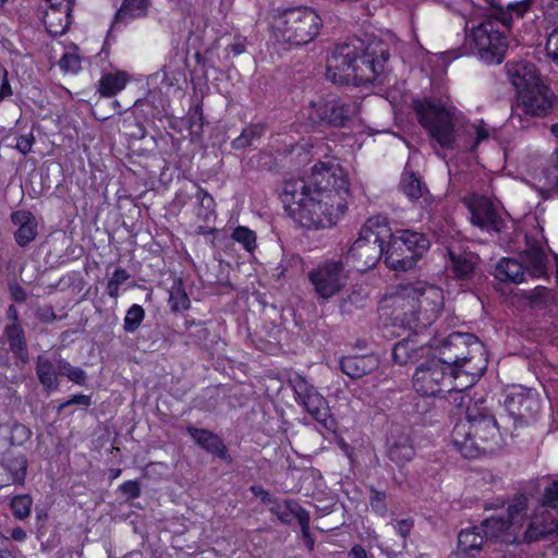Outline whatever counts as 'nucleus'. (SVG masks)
<instances>
[{
    "instance_id": "f257e3e1",
    "label": "nucleus",
    "mask_w": 558,
    "mask_h": 558,
    "mask_svg": "<svg viewBox=\"0 0 558 558\" xmlns=\"http://www.w3.org/2000/svg\"><path fill=\"white\" fill-rule=\"evenodd\" d=\"M349 181L339 167L315 165L305 178L284 181L280 194L284 210L306 229L335 226L344 211Z\"/></svg>"
},
{
    "instance_id": "f03ea898",
    "label": "nucleus",
    "mask_w": 558,
    "mask_h": 558,
    "mask_svg": "<svg viewBox=\"0 0 558 558\" xmlns=\"http://www.w3.org/2000/svg\"><path fill=\"white\" fill-rule=\"evenodd\" d=\"M390 58L387 43L374 38H354L337 45L327 59L326 77L338 85L373 83Z\"/></svg>"
},
{
    "instance_id": "7ed1b4c3",
    "label": "nucleus",
    "mask_w": 558,
    "mask_h": 558,
    "mask_svg": "<svg viewBox=\"0 0 558 558\" xmlns=\"http://www.w3.org/2000/svg\"><path fill=\"white\" fill-rule=\"evenodd\" d=\"M390 300L395 319L416 335L429 327L444 307L442 290L425 281L400 284Z\"/></svg>"
},
{
    "instance_id": "20e7f679",
    "label": "nucleus",
    "mask_w": 558,
    "mask_h": 558,
    "mask_svg": "<svg viewBox=\"0 0 558 558\" xmlns=\"http://www.w3.org/2000/svg\"><path fill=\"white\" fill-rule=\"evenodd\" d=\"M451 444L464 458L481 453H495L502 446V438L494 414L484 399L468 409V420L458 422L451 432Z\"/></svg>"
},
{
    "instance_id": "39448f33",
    "label": "nucleus",
    "mask_w": 558,
    "mask_h": 558,
    "mask_svg": "<svg viewBox=\"0 0 558 558\" xmlns=\"http://www.w3.org/2000/svg\"><path fill=\"white\" fill-rule=\"evenodd\" d=\"M430 348L454 380L465 377L464 386H473L487 367L485 347L472 333L452 332L439 343L434 341Z\"/></svg>"
},
{
    "instance_id": "423d86ee",
    "label": "nucleus",
    "mask_w": 558,
    "mask_h": 558,
    "mask_svg": "<svg viewBox=\"0 0 558 558\" xmlns=\"http://www.w3.org/2000/svg\"><path fill=\"white\" fill-rule=\"evenodd\" d=\"M389 236L387 218L371 217L359 232L357 239L348 251V259H352L360 271L368 270L377 265L385 254V243Z\"/></svg>"
},
{
    "instance_id": "0eeeda50",
    "label": "nucleus",
    "mask_w": 558,
    "mask_h": 558,
    "mask_svg": "<svg viewBox=\"0 0 558 558\" xmlns=\"http://www.w3.org/2000/svg\"><path fill=\"white\" fill-rule=\"evenodd\" d=\"M414 111L420 124L437 145L451 150L457 147L456 110L447 108L439 101L425 99L414 101Z\"/></svg>"
},
{
    "instance_id": "6e6552de",
    "label": "nucleus",
    "mask_w": 558,
    "mask_h": 558,
    "mask_svg": "<svg viewBox=\"0 0 558 558\" xmlns=\"http://www.w3.org/2000/svg\"><path fill=\"white\" fill-rule=\"evenodd\" d=\"M387 240L385 264L389 269L397 271L414 268L430 247V241L426 234L409 229L398 230L395 233L389 229Z\"/></svg>"
},
{
    "instance_id": "1a4fd4ad",
    "label": "nucleus",
    "mask_w": 558,
    "mask_h": 558,
    "mask_svg": "<svg viewBox=\"0 0 558 558\" xmlns=\"http://www.w3.org/2000/svg\"><path fill=\"white\" fill-rule=\"evenodd\" d=\"M501 24L492 14L473 26L466 35L478 57L487 63H501L508 49L507 37L500 29Z\"/></svg>"
},
{
    "instance_id": "9d476101",
    "label": "nucleus",
    "mask_w": 558,
    "mask_h": 558,
    "mask_svg": "<svg viewBox=\"0 0 558 558\" xmlns=\"http://www.w3.org/2000/svg\"><path fill=\"white\" fill-rule=\"evenodd\" d=\"M322 19L310 8H293L286 11L278 25L280 37L295 46L307 45L319 34Z\"/></svg>"
},
{
    "instance_id": "9b49d317",
    "label": "nucleus",
    "mask_w": 558,
    "mask_h": 558,
    "mask_svg": "<svg viewBox=\"0 0 558 558\" xmlns=\"http://www.w3.org/2000/svg\"><path fill=\"white\" fill-rule=\"evenodd\" d=\"M542 508L530 519L519 542L531 544L558 534V480L545 488Z\"/></svg>"
},
{
    "instance_id": "f8f14e48",
    "label": "nucleus",
    "mask_w": 558,
    "mask_h": 558,
    "mask_svg": "<svg viewBox=\"0 0 558 558\" xmlns=\"http://www.w3.org/2000/svg\"><path fill=\"white\" fill-rule=\"evenodd\" d=\"M525 510V499L519 498L509 506L507 517L496 515L484 520L481 525L486 539H496L509 544L519 543V531L522 527Z\"/></svg>"
},
{
    "instance_id": "ddd939ff",
    "label": "nucleus",
    "mask_w": 558,
    "mask_h": 558,
    "mask_svg": "<svg viewBox=\"0 0 558 558\" xmlns=\"http://www.w3.org/2000/svg\"><path fill=\"white\" fill-rule=\"evenodd\" d=\"M360 104L355 100L328 96L312 102L310 118L314 122L335 128H347L359 114Z\"/></svg>"
},
{
    "instance_id": "4468645a",
    "label": "nucleus",
    "mask_w": 558,
    "mask_h": 558,
    "mask_svg": "<svg viewBox=\"0 0 558 558\" xmlns=\"http://www.w3.org/2000/svg\"><path fill=\"white\" fill-rule=\"evenodd\" d=\"M308 280L318 298L329 300L347 286L349 270L341 259H330L312 269Z\"/></svg>"
},
{
    "instance_id": "2eb2a0df",
    "label": "nucleus",
    "mask_w": 558,
    "mask_h": 558,
    "mask_svg": "<svg viewBox=\"0 0 558 558\" xmlns=\"http://www.w3.org/2000/svg\"><path fill=\"white\" fill-rule=\"evenodd\" d=\"M450 371L441 361L433 354V356L420 364L413 375L414 389L423 395L435 397L444 392L451 381Z\"/></svg>"
},
{
    "instance_id": "dca6fc26",
    "label": "nucleus",
    "mask_w": 558,
    "mask_h": 558,
    "mask_svg": "<svg viewBox=\"0 0 558 558\" xmlns=\"http://www.w3.org/2000/svg\"><path fill=\"white\" fill-rule=\"evenodd\" d=\"M518 99L510 117L513 126L525 128L526 124L523 123L522 116L545 117L553 107V95L543 84H538L527 92H521Z\"/></svg>"
},
{
    "instance_id": "f3484780",
    "label": "nucleus",
    "mask_w": 558,
    "mask_h": 558,
    "mask_svg": "<svg viewBox=\"0 0 558 558\" xmlns=\"http://www.w3.org/2000/svg\"><path fill=\"white\" fill-rule=\"evenodd\" d=\"M288 383L296 395V400L305 407L311 416L328 427V422L331 421L330 408L317 389L298 373L292 374Z\"/></svg>"
},
{
    "instance_id": "a211bd4d",
    "label": "nucleus",
    "mask_w": 558,
    "mask_h": 558,
    "mask_svg": "<svg viewBox=\"0 0 558 558\" xmlns=\"http://www.w3.org/2000/svg\"><path fill=\"white\" fill-rule=\"evenodd\" d=\"M465 205L471 214V222L482 230L500 233L506 227L499 210L487 197L471 195L465 198Z\"/></svg>"
},
{
    "instance_id": "6ab92c4d",
    "label": "nucleus",
    "mask_w": 558,
    "mask_h": 558,
    "mask_svg": "<svg viewBox=\"0 0 558 558\" xmlns=\"http://www.w3.org/2000/svg\"><path fill=\"white\" fill-rule=\"evenodd\" d=\"M505 407L513 418L525 422L533 418L541 410L536 392L522 387L507 396Z\"/></svg>"
},
{
    "instance_id": "aec40b11",
    "label": "nucleus",
    "mask_w": 558,
    "mask_h": 558,
    "mask_svg": "<svg viewBox=\"0 0 558 558\" xmlns=\"http://www.w3.org/2000/svg\"><path fill=\"white\" fill-rule=\"evenodd\" d=\"M388 458L397 463L403 464L413 459L415 449L407 428L392 426L386 441Z\"/></svg>"
},
{
    "instance_id": "412c9836",
    "label": "nucleus",
    "mask_w": 558,
    "mask_h": 558,
    "mask_svg": "<svg viewBox=\"0 0 558 558\" xmlns=\"http://www.w3.org/2000/svg\"><path fill=\"white\" fill-rule=\"evenodd\" d=\"M448 253L453 278L464 281L469 287L477 276L478 256L470 251H462L460 247H450Z\"/></svg>"
},
{
    "instance_id": "4be33fe9",
    "label": "nucleus",
    "mask_w": 558,
    "mask_h": 558,
    "mask_svg": "<svg viewBox=\"0 0 558 558\" xmlns=\"http://www.w3.org/2000/svg\"><path fill=\"white\" fill-rule=\"evenodd\" d=\"M64 359L53 353L51 356L40 354L36 359V375L39 383L47 392L56 391L59 388V376H61V362Z\"/></svg>"
},
{
    "instance_id": "5701e85b",
    "label": "nucleus",
    "mask_w": 558,
    "mask_h": 558,
    "mask_svg": "<svg viewBox=\"0 0 558 558\" xmlns=\"http://www.w3.org/2000/svg\"><path fill=\"white\" fill-rule=\"evenodd\" d=\"M526 245L527 247L520 255L526 278L548 279V258L546 253L536 243H530L527 238Z\"/></svg>"
},
{
    "instance_id": "b1692460",
    "label": "nucleus",
    "mask_w": 558,
    "mask_h": 558,
    "mask_svg": "<svg viewBox=\"0 0 558 558\" xmlns=\"http://www.w3.org/2000/svg\"><path fill=\"white\" fill-rule=\"evenodd\" d=\"M507 73L519 96L521 92H527L541 84L536 68L531 62L507 63Z\"/></svg>"
},
{
    "instance_id": "393cba45",
    "label": "nucleus",
    "mask_w": 558,
    "mask_h": 558,
    "mask_svg": "<svg viewBox=\"0 0 558 558\" xmlns=\"http://www.w3.org/2000/svg\"><path fill=\"white\" fill-rule=\"evenodd\" d=\"M535 0H517L508 2L506 7H497L493 15L505 28H511L515 22L525 19L534 12Z\"/></svg>"
},
{
    "instance_id": "a878e982",
    "label": "nucleus",
    "mask_w": 558,
    "mask_h": 558,
    "mask_svg": "<svg viewBox=\"0 0 558 558\" xmlns=\"http://www.w3.org/2000/svg\"><path fill=\"white\" fill-rule=\"evenodd\" d=\"M27 460L24 454L7 456L0 465V488L11 484H23Z\"/></svg>"
},
{
    "instance_id": "bb28decb",
    "label": "nucleus",
    "mask_w": 558,
    "mask_h": 558,
    "mask_svg": "<svg viewBox=\"0 0 558 558\" xmlns=\"http://www.w3.org/2000/svg\"><path fill=\"white\" fill-rule=\"evenodd\" d=\"M186 432L205 451L215 454L225 461H230L227 447L217 434H214L208 429L197 428L194 426H187Z\"/></svg>"
},
{
    "instance_id": "cd10ccee",
    "label": "nucleus",
    "mask_w": 558,
    "mask_h": 558,
    "mask_svg": "<svg viewBox=\"0 0 558 558\" xmlns=\"http://www.w3.org/2000/svg\"><path fill=\"white\" fill-rule=\"evenodd\" d=\"M379 366V359L374 354L344 356L340 360L341 371L352 379L371 374Z\"/></svg>"
},
{
    "instance_id": "c85d7f7f",
    "label": "nucleus",
    "mask_w": 558,
    "mask_h": 558,
    "mask_svg": "<svg viewBox=\"0 0 558 558\" xmlns=\"http://www.w3.org/2000/svg\"><path fill=\"white\" fill-rule=\"evenodd\" d=\"M11 220L17 226L14 238L20 246L25 247L36 239L38 225L35 216L31 211H14L11 215Z\"/></svg>"
},
{
    "instance_id": "c756f323",
    "label": "nucleus",
    "mask_w": 558,
    "mask_h": 558,
    "mask_svg": "<svg viewBox=\"0 0 558 558\" xmlns=\"http://www.w3.org/2000/svg\"><path fill=\"white\" fill-rule=\"evenodd\" d=\"M485 539L482 525L462 529L458 535V551L474 557L482 550Z\"/></svg>"
},
{
    "instance_id": "7c9ffc66",
    "label": "nucleus",
    "mask_w": 558,
    "mask_h": 558,
    "mask_svg": "<svg viewBox=\"0 0 558 558\" xmlns=\"http://www.w3.org/2000/svg\"><path fill=\"white\" fill-rule=\"evenodd\" d=\"M537 189L543 194H558V151L543 165L541 171L535 175Z\"/></svg>"
},
{
    "instance_id": "2f4dec72",
    "label": "nucleus",
    "mask_w": 558,
    "mask_h": 558,
    "mask_svg": "<svg viewBox=\"0 0 558 558\" xmlns=\"http://www.w3.org/2000/svg\"><path fill=\"white\" fill-rule=\"evenodd\" d=\"M3 336L5 337L11 352L22 363L28 362V351L24 329L21 324H8L4 327Z\"/></svg>"
},
{
    "instance_id": "473e14b6",
    "label": "nucleus",
    "mask_w": 558,
    "mask_h": 558,
    "mask_svg": "<svg viewBox=\"0 0 558 558\" xmlns=\"http://www.w3.org/2000/svg\"><path fill=\"white\" fill-rule=\"evenodd\" d=\"M495 277L500 281L521 283L526 281V272L521 259L501 258L495 268Z\"/></svg>"
},
{
    "instance_id": "72a5a7b5",
    "label": "nucleus",
    "mask_w": 558,
    "mask_h": 558,
    "mask_svg": "<svg viewBox=\"0 0 558 558\" xmlns=\"http://www.w3.org/2000/svg\"><path fill=\"white\" fill-rule=\"evenodd\" d=\"M149 4V0H123L120 9L114 14L112 27L124 22L125 19H138L146 16Z\"/></svg>"
},
{
    "instance_id": "f704fd0d",
    "label": "nucleus",
    "mask_w": 558,
    "mask_h": 558,
    "mask_svg": "<svg viewBox=\"0 0 558 558\" xmlns=\"http://www.w3.org/2000/svg\"><path fill=\"white\" fill-rule=\"evenodd\" d=\"M71 13H61V10L49 9L44 20L48 33L54 37L64 34L72 23Z\"/></svg>"
},
{
    "instance_id": "c9c22d12",
    "label": "nucleus",
    "mask_w": 558,
    "mask_h": 558,
    "mask_svg": "<svg viewBox=\"0 0 558 558\" xmlns=\"http://www.w3.org/2000/svg\"><path fill=\"white\" fill-rule=\"evenodd\" d=\"M457 383L448 387L445 391H448L450 393L451 401L456 404V407L459 410V413L464 412L465 420H468V409L471 405L476 404L477 400H472L469 393L465 392V389L470 386L465 385V377H463L460 380H456Z\"/></svg>"
},
{
    "instance_id": "e433bc0d",
    "label": "nucleus",
    "mask_w": 558,
    "mask_h": 558,
    "mask_svg": "<svg viewBox=\"0 0 558 558\" xmlns=\"http://www.w3.org/2000/svg\"><path fill=\"white\" fill-rule=\"evenodd\" d=\"M400 190L410 198L418 199L428 193L426 185L412 171H405L400 181Z\"/></svg>"
},
{
    "instance_id": "4c0bfd02",
    "label": "nucleus",
    "mask_w": 558,
    "mask_h": 558,
    "mask_svg": "<svg viewBox=\"0 0 558 558\" xmlns=\"http://www.w3.org/2000/svg\"><path fill=\"white\" fill-rule=\"evenodd\" d=\"M126 82L128 77L123 72L106 74L99 81L98 92L104 97H112L125 87Z\"/></svg>"
},
{
    "instance_id": "58836bf2",
    "label": "nucleus",
    "mask_w": 558,
    "mask_h": 558,
    "mask_svg": "<svg viewBox=\"0 0 558 558\" xmlns=\"http://www.w3.org/2000/svg\"><path fill=\"white\" fill-rule=\"evenodd\" d=\"M197 199V206L195 208V215L199 220L205 223L211 222L215 215V201L213 196L203 189H198L195 195Z\"/></svg>"
},
{
    "instance_id": "ea45409f",
    "label": "nucleus",
    "mask_w": 558,
    "mask_h": 558,
    "mask_svg": "<svg viewBox=\"0 0 558 558\" xmlns=\"http://www.w3.org/2000/svg\"><path fill=\"white\" fill-rule=\"evenodd\" d=\"M266 128L262 123L251 124L244 128L241 134L231 143L234 149H243L255 143L265 134Z\"/></svg>"
},
{
    "instance_id": "a19ab883",
    "label": "nucleus",
    "mask_w": 558,
    "mask_h": 558,
    "mask_svg": "<svg viewBox=\"0 0 558 558\" xmlns=\"http://www.w3.org/2000/svg\"><path fill=\"white\" fill-rule=\"evenodd\" d=\"M298 506V501L292 499H286L282 502L276 498L269 506V511L277 517V519L283 524H291L293 519L294 507Z\"/></svg>"
},
{
    "instance_id": "79ce46f5",
    "label": "nucleus",
    "mask_w": 558,
    "mask_h": 558,
    "mask_svg": "<svg viewBox=\"0 0 558 558\" xmlns=\"http://www.w3.org/2000/svg\"><path fill=\"white\" fill-rule=\"evenodd\" d=\"M393 361L400 365L413 362L416 359V348L412 340L404 339L395 344L392 350Z\"/></svg>"
},
{
    "instance_id": "37998d69",
    "label": "nucleus",
    "mask_w": 558,
    "mask_h": 558,
    "mask_svg": "<svg viewBox=\"0 0 558 558\" xmlns=\"http://www.w3.org/2000/svg\"><path fill=\"white\" fill-rule=\"evenodd\" d=\"M169 304L173 312L184 311L190 307V299L183 288L181 279L174 281L169 291Z\"/></svg>"
},
{
    "instance_id": "c03bdc74",
    "label": "nucleus",
    "mask_w": 558,
    "mask_h": 558,
    "mask_svg": "<svg viewBox=\"0 0 558 558\" xmlns=\"http://www.w3.org/2000/svg\"><path fill=\"white\" fill-rule=\"evenodd\" d=\"M526 298L535 308H546L555 303V295L553 291L542 286H537L531 290Z\"/></svg>"
},
{
    "instance_id": "a18cd8bd",
    "label": "nucleus",
    "mask_w": 558,
    "mask_h": 558,
    "mask_svg": "<svg viewBox=\"0 0 558 558\" xmlns=\"http://www.w3.org/2000/svg\"><path fill=\"white\" fill-rule=\"evenodd\" d=\"M145 318V310L138 305L133 304L125 314L124 320H123V329L125 332L133 333L135 332L142 322Z\"/></svg>"
},
{
    "instance_id": "49530a36",
    "label": "nucleus",
    "mask_w": 558,
    "mask_h": 558,
    "mask_svg": "<svg viewBox=\"0 0 558 558\" xmlns=\"http://www.w3.org/2000/svg\"><path fill=\"white\" fill-rule=\"evenodd\" d=\"M232 239L241 243L247 252H253L256 247V234L246 227H238L232 232Z\"/></svg>"
},
{
    "instance_id": "de8ad7c7",
    "label": "nucleus",
    "mask_w": 558,
    "mask_h": 558,
    "mask_svg": "<svg viewBox=\"0 0 558 558\" xmlns=\"http://www.w3.org/2000/svg\"><path fill=\"white\" fill-rule=\"evenodd\" d=\"M59 366L61 368V376L80 386L86 384L87 375L83 368L71 365L66 360H63Z\"/></svg>"
},
{
    "instance_id": "09e8293b",
    "label": "nucleus",
    "mask_w": 558,
    "mask_h": 558,
    "mask_svg": "<svg viewBox=\"0 0 558 558\" xmlns=\"http://www.w3.org/2000/svg\"><path fill=\"white\" fill-rule=\"evenodd\" d=\"M33 500L29 495H20L12 499L11 509L16 519L23 520L31 514Z\"/></svg>"
},
{
    "instance_id": "8fccbe9b",
    "label": "nucleus",
    "mask_w": 558,
    "mask_h": 558,
    "mask_svg": "<svg viewBox=\"0 0 558 558\" xmlns=\"http://www.w3.org/2000/svg\"><path fill=\"white\" fill-rule=\"evenodd\" d=\"M130 278L129 272L123 268L114 270L112 277L109 279L106 288V292L113 299L119 298V288Z\"/></svg>"
},
{
    "instance_id": "3c124183",
    "label": "nucleus",
    "mask_w": 558,
    "mask_h": 558,
    "mask_svg": "<svg viewBox=\"0 0 558 558\" xmlns=\"http://www.w3.org/2000/svg\"><path fill=\"white\" fill-rule=\"evenodd\" d=\"M32 436L31 429L21 423H13L10 432V444L13 446H22L25 444Z\"/></svg>"
},
{
    "instance_id": "603ef678",
    "label": "nucleus",
    "mask_w": 558,
    "mask_h": 558,
    "mask_svg": "<svg viewBox=\"0 0 558 558\" xmlns=\"http://www.w3.org/2000/svg\"><path fill=\"white\" fill-rule=\"evenodd\" d=\"M74 48L72 51L65 52L60 61L59 66L64 72L77 73L81 70V57L75 51Z\"/></svg>"
},
{
    "instance_id": "864d4df0",
    "label": "nucleus",
    "mask_w": 558,
    "mask_h": 558,
    "mask_svg": "<svg viewBox=\"0 0 558 558\" xmlns=\"http://www.w3.org/2000/svg\"><path fill=\"white\" fill-rule=\"evenodd\" d=\"M371 506L373 510L379 515H385L387 512L386 494L378 490H372Z\"/></svg>"
},
{
    "instance_id": "5fc2aeb1",
    "label": "nucleus",
    "mask_w": 558,
    "mask_h": 558,
    "mask_svg": "<svg viewBox=\"0 0 558 558\" xmlns=\"http://www.w3.org/2000/svg\"><path fill=\"white\" fill-rule=\"evenodd\" d=\"M546 51L548 57L558 64V27L549 34L546 43Z\"/></svg>"
},
{
    "instance_id": "6e6d98bb",
    "label": "nucleus",
    "mask_w": 558,
    "mask_h": 558,
    "mask_svg": "<svg viewBox=\"0 0 558 558\" xmlns=\"http://www.w3.org/2000/svg\"><path fill=\"white\" fill-rule=\"evenodd\" d=\"M36 318L44 324H50L58 319L51 305L39 306L35 312Z\"/></svg>"
},
{
    "instance_id": "4d7b16f0",
    "label": "nucleus",
    "mask_w": 558,
    "mask_h": 558,
    "mask_svg": "<svg viewBox=\"0 0 558 558\" xmlns=\"http://www.w3.org/2000/svg\"><path fill=\"white\" fill-rule=\"evenodd\" d=\"M293 518L298 519L302 532L310 530V512L306 509H304L299 502L298 506L294 507Z\"/></svg>"
},
{
    "instance_id": "13d9d810",
    "label": "nucleus",
    "mask_w": 558,
    "mask_h": 558,
    "mask_svg": "<svg viewBox=\"0 0 558 558\" xmlns=\"http://www.w3.org/2000/svg\"><path fill=\"white\" fill-rule=\"evenodd\" d=\"M35 137L32 133L28 135H22L17 138L15 148L23 155L28 154L32 150Z\"/></svg>"
},
{
    "instance_id": "bf43d9fd",
    "label": "nucleus",
    "mask_w": 558,
    "mask_h": 558,
    "mask_svg": "<svg viewBox=\"0 0 558 558\" xmlns=\"http://www.w3.org/2000/svg\"><path fill=\"white\" fill-rule=\"evenodd\" d=\"M121 492L131 499H135L141 495V487L136 481H126L120 486Z\"/></svg>"
},
{
    "instance_id": "052dcab7",
    "label": "nucleus",
    "mask_w": 558,
    "mask_h": 558,
    "mask_svg": "<svg viewBox=\"0 0 558 558\" xmlns=\"http://www.w3.org/2000/svg\"><path fill=\"white\" fill-rule=\"evenodd\" d=\"M391 526L402 538H405L413 527V521L403 519L391 524Z\"/></svg>"
},
{
    "instance_id": "680f3d73",
    "label": "nucleus",
    "mask_w": 558,
    "mask_h": 558,
    "mask_svg": "<svg viewBox=\"0 0 558 558\" xmlns=\"http://www.w3.org/2000/svg\"><path fill=\"white\" fill-rule=\"evenodd\" d=\"M49 9L61 10V13L72 12L75 0H47Z\"/></svg>"
},
{
    "instance_id": "e2e57ef3",
    "label": "nucleus",
    "mask_w": 558,
    "mask_h": 558,
    "mask_svg": "<svg viewBox=\"0 0 558 558\" xmlns=\"http://www.w3.org/2000/svg\"><path fill=\"white\" fill-rule=\"evenodd\" d=\"M251 492L253 493L254 496L259 497L262 501L267 506H269L276 499V497H272L267 490H265L260 486H252Z\"/></svg>"
},
{
    "instance_id": "0e129e2a",
    "label": "nucleus",
    "mask_w": 558,
    "mask_h": 558,
    "mask_svg": "<svg viewBox=\"0 0 558 558\" xmlns=\"http://www.w3.org/2000/svg\"><path fill=\"white\" fill-rule=\"evenodd\" d=\"M66 404H69V405L77 404V405H83V407H89L92 404V398L89 396L82 395V393L74 395L70 399L66 400Z\"/></svg>"
},
{
    "instance_id": "69168bd1",
    "label": "nucleus",
    "mask_w": 558,
    "mask_h": 558,
    "mask_svg": "<svg viewBox=\"0 0 558 558\" xmlns=\"http://www.w3.org/2000/svg\"><path fill=\"white\" fill-rule=\"evenodd\" d=\"M489 137V130L486 125L481 122V124L475 125V142L474 146L478 145L481 142L487 140Z\"/></svg>"
},
{
    "instance_id": "338daca9",
    "label": "nucleus",
    "mask_w": 558,
    "mask_h": 558,
    "mask_svg": "<svg viewBox=\"0 0 558 558\" xmlns=\"http://www.w3.org/2000/svg\"><path fill=\"white\" fill-rule=\"evenodd\" d=\"M228 49L234 54L239 56L243 53L246 49V45L244 40H235L231 45L228 46Z\"/></svg>"
},
{
    "instance_id": "774afa93",
    "label": "nucleus",
    "mask_w": 558,
    "mask_h": 558,
    "mask_svg": "<svg viewBox=\"0 0 558 558\" xmlns=\"http://www.w3.org/2000/svg\"><path fill=\"white\" fill-rule=\"evenodd\" d=\"M349 558H367L366 550L361 545H355L348 554Z\"/></svg>"
}]
</instances>
